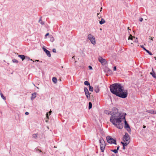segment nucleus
Here are the masks:
<instances>
[{"label":"nucleus","mask_w":156,"mask_h":156,"mask_svg":"<svg viewBox=\"0 0 156 156\" xmlns=\"http://www.w3.org/2000/svg\"><path fill=\"white\" fill-rule=\"evenodd\" d=\"M108 114L111 115L110 119V122L118 129H122L124 125L122 121L123 119H125L126 113L119 112L117 108H113Z\"/></svg>","instance_id":"nucleus-1"},{"label":"nucleus","mask_w":156,"mask_h":156,"mask_svg":"<svg viewBox=\"0 0 156 156\" xmlns=\"http://www.w3.org/2000/svg\"><path fill=\"white\" fill-rule=\"evenodd\" d=\"M123 87L121 85L117 83H114L110 85V89L111 92L113 94L117 96L120 90H122Z\"/></svg>","instance_id":"nucleus-2"},{"label":"nucleus","mask_w":156,"mask_h":156,"mask_svg":"<svg viewBox=\"0 0 156 156\" xmlns=\"http://www.w3.org/2000/svg\"><path fill=\"white\" fill-rule=\"evenodd\" d=\"M119 92H119V93L117 95V96L123 98H125L127 97L128 95V91L127 90H123V87L122 88V90H120Z\"/></svg>","instance_id":"nucleus-3"},{"label":"nucleus","mask_w":156,"mask_h":156,"mask_svg":"<svg viewBox=\"0 0 156 156\" xmlns=\"http://www.w3.org/2000/svg\"><path fill=\"white\" fill-rule=\"evenodd\" d=\"M106 140L110 144H116V141L110 136H107L106 137Z\"/></svg>","instance_id":"nucleus-4"},{"label":"nucleus","mask_w":156,"mask_h":156,"mask_svg":"<svg viewBox=\"0 0 156 156\" xmlns=\"http://www.w3.org/2000/svg\"><path fill=\"white\" fill-rule=\"evenodd\" d=\"M100 143V149L102 152H103L105 147V143L102 139H100L99 140Z\"/></svg>","instance_id":"nucleus-5"},{"label":"nucleus","mask_w":156,"mask_h":156,"mask_svg":"<svg viewBox=\"0 0 156 156\" xmlns=\"http://www.w3.org/2000/svg\"><path fill=\"white\" fill-rule=\"evenodd\" d=\"M122 140L124 142H130V136L127 133H125V135L123 137Z\"/></svg>","instance_id":"nucleus-6"},{"label":"nucleus","mask_w":156,"mask_h":156,"mask_svg":"<svg viewBox=\"0 0 156 156\" xmlns=\"http://www.w3.org/2000/svg\"><path fill=\"white\" fill-rule=\"evenodd\" d=\"M88 38L90 41L91 43L94 45L96 44L95 39L94 37L91 34H89L88 35Z\"/></svg>","instance_id":"nucleus-7"},{"label":"nucleus","mask_w":156,"mask_h":156,"mask_svg":"<svg viewBox=\"0 0 156 156\" xmlns=\"http://www.w3.org/2000/svg\"><path fill=\"white\" fill-rule=\"evenodd\" d=\"M124 121V127L126 129L127 131L129 133H130L131 131V129L130 127V126L128 124L127 122L126 121V120L125 119H125H123Z\"/></svg>","instance_id":"nucleus-8"},{"label":"nucleus","mask_w":156,"mask_h":156,"mask_svg":"<svg viewBox=\"0 0 156 156\" xmlns=\"http://www.w3.org/2000/svg\"><path fill=\"white\" fill-rule=\"evenodd\" d=\"M84 90L87 98L88 99L90 97V93H89V91L87 87H84Z\"/></svg>","instance_id":"nucleus-9"},{"label":"nucleus","mask_w":156,"mask_h":156,"mask_svg":"<svg viewBox=\"0 0 156 156\" xmlns=\"http://www.w3.org/2000/svg\"><path fill=\"white\" fill-rule=\"evenodd\" d=\"M43 50L45 52L46 55L48 57H51V54L50 53V52L49 51H48V50H47V49H46L44 48H43Z\"/></svg>","instance_id":"nucleus-10"},{"label":"nucleus","mask_w":156,"mask_h":156,"mask_svg":"<svg viewBox=\"0 0 156 156\" xmlns=\"http://www.w3.org/2000/svg\"><path fill=\"white\" fill-rule=\"evenodd\" d=\"M152 72L150 73V74L152 75V76L154 78L156 79V74L153 70V69L152 68Z\"/></svg>","instance_id":"nucleus-11"},{"label":"nucleus","mask_w":156,"mask_h":156,"mask_svg":"<svg viewBox=\"0 0 156 156\" xmlns=\"http://www.w3.org/2000/svg\"><path fill=\"white\" fill-rule=\"evenodd\" d=\"M94 91L97 93H98L100 90L98 86H96L94 87Z\"/></svg>","instance_id":"nucleus-12"},{"label":"nucleus","mask_w":156,"mask_h":156,"mask_svg":"<svg viewBox=\"0 0 156 156\" xmlns=\"http://www.w3.org/2000/svg\"><path fill=\"white\" fill-rule=\"evenodd\" d=\"M99 61L102 63H104L105 62L106 60L105 59L102 58L101 57H100L99 58Z\"/></svg>","instance_id":"nucleus-13"},{"label":"nucleus","mask_w":156,"mask_h":156,"mask_svg":"<svg viewBox=\"0 0 156 156\" xmlns=\"http://www.w3.org/2000/svg\"><path fill=\"white\" fill-rule=\"evenodd\" d=\"M37 93L36 92H34L32 94V96L31 97V99L33 100H34L36 97Z\"/></svg>","instance_id":"nucleus-14"},{"label":"nucleus","mask_w":156,"mask_h":156,"mask_svg":"<svg viewBox=\"0 0 156 156\" xmlns=\"http://www.w3.org/2000/svg\"><path fill=\"white\" fill-rule=\"evenodd\" d=\"M18 56L21 58L22 61H23L25 59L26 56L23 55H19Z\"/></svg>","instance_id":"nucleus-15"},{"label":"nucleus","mask_w":156,"mask_h":156,"mask_svg":"<svg viewBox=\"0 0 156 156\" xmlns=\"http://www.w3.org/2000/svg\"><path fill=\"white\" fill-rule=\"evenodd\" d=\"M52 80L53 82L54 83H57V78L55 77H53L52 79Z\"/></svg>","instance_id":"nucleus-16"},{"label":"nucleus","mask_w":156,"mask_h":156,"mask_svg":"<svg viewBox=\"0 0 156 156\" xmlns=\"http://www.w3.org/2000/svg\"><path fill=\"white\" fill-rule=\"evenodd\" d=\"M125 143H124L122 142H121V143L122 144L123 146H126L129 143V142H125Z\"/></svg>","instance_id":"nucleus-17"},{"label":"nucleus","mask_w":156,"mask_h":156,"mask_svg":"<svg viewBox=\"0 0 156 156\" xmlns=\"http://www.w3.org/2000/svg\"><path fill=\"white\" fill-rule=\"evenodd\" d=\"M39 23H41V25H44V22L42 20L41 17L39 21Z\"/></svg>","instance_id":"nucleus-18"},{"label":"nucleus","mask_w":156,"mask_h":156,"mask_svg":"<svg viewBox=\"0 0 156 156\" xmlns=\"http://www.w3.org/2000/svg\"><path fill=\"white\" fill-rule=\"evenodd\" d=\"M105 23V21L103 19H101V21H100L99 22L100 24L101 25L103 24V23Z\"/></svg>","instance_id":"nucleus-19"},{"label":"nucleus","mask_w":156,"mask_h":156,"mask_svg":"<svg viewBox=\"0 0 156 156\" xmlns=\"http://www.w3.org/2000/svg\"><path fill=\"white\" fill-rule=\"evenodd\" d=\"M89 90L90 91H93L94 90V88H93V87H92V86H91L90 85H89Z\"/></svg>","instance_id":"nucleus-20"},{"label":"nucleus","mask_w":156,"mask_h":156,"mask_svg":"<svg viewBox=\"0 0 156 156\" xmlns=\"http://www.w3.org/2000/svg\"><path fill=\"white\" fill-rule=\"evenodd\" d=\"M144 50L146 51L150 55H152V53L150 52L148 50L146 49V48H144Z\"/></svg>","instance_id":"nucleus-21"},{"label":"nucleus","mask_w":156,"mask_h":156,"mask_svg":"<svg viewBox=\"0 0 156 156\" xmlns=\"http://www.w3.org/2000/svg\"><path fill=\"white\" fill-rule=\"evenodd\" d=\"M133 38H135V37H133V36H132V35H131L130 34L129 36L128 37V39L129 40H133Z\"/></svg>","instance_id":"nucleus-22"},{"label":"nucleus","mask_w":156,"mask_h":156,"mask_svg":"<svg viewBox=\"0 0 156 156\" xmlns=\"http://www.w3.org/2000/svg\"><path fill=\"white\" fill-rule=\"evenodd\" d=\"M84 84L86 85H90V84L87 81H85L84 82Z\"/></svg>","instance_id":"nucleus-23"},{"label":"nucleus","mask_w":156,"mask_h":156,"mask_svg":"<svg viewBox=\"0 0 156 156\" xmlns=\"http://www.w3.org/2000/svg\"><path fill=\"white\" fill-rule=\"evenodd\" d=\"M92 104L91 102H89V107L88 108L89 109H90L92 108Z\"/></svg>","instance_id":"nucleus-24"},{"label":"nucleus","mask_w":156,"mask_h":156,"mask_svg":"<svg viewBox=\"0 0 156 156\" xmlns=\"http://www.w3.org/2000/svg\"><path fill=\"white\" fill-rule=\"evenodd\" d=\"M0 95H1V96L2 97V98L4 100H5L6 99V98H5L4 97V96H3V94L2 93H0Z\"/></svg>","instance_id":"nucleus-25"},{"label":"nucleus","mask_w":156,"mask_h":156,"mask_svg":"<svg viewBox=\"0 0 156 156\" xmlns=\"http://www.w3.org/2000/svg\"><path fill=\"white\" fill-rule=\"evenodd\" d=\"M150 113L152 114H156V111H150Z\"/></svg>","instance_id":"nucleus-26"},{"label":"nucleus","mask_w":156,"mask_h":156,"mask_svg":"<svg viewBox=\"0 0 156 156\" xmlns=\"http://www.w3.org/2000/svg\"><path fill=\"white\" fill-rule=\"evenodd\" d=\"M33 137L34 138H37V134H34L33 135Z\"/></svg>","instance_id":"nucleus-27"},{"label":"nucleus","mask_w":156,"mask_h":156,"mask_svg":"<svg viewBox=\"0 0 156 156\" xmlns=\"http://www.w3.org/2000/svg\"><path fill=\"white\" fill-rule=\"evenodd\" d=\"M12 62L14 63H18V61L16 59H13L12 60Z\"/></svg>","instance_id":"nucleus-28"},{"label":"nucleus","mask_w":156,"mask_h":156,"mask_svg":"<svg viewBox=\"0 0 156 156\" xmlns=\"http://www.w3.org/2000/svg\"><path fill=\"white\" fill-rule=\"evenodd\" d=\"M111 151H112L114 152V153H116L118 152V151L116 150V149H114L113 150H111Z\"/></svg>","instance_id":"nucleus-29"},{"label":"nucleus","mask_w":156,"mask_h":156,"mask_svg":"<svg viewBox=\"0 0 156 156\" xmlns=\"http://www.w3.org/2000/svg\"><path fill=\"white\" fill-rule=\"evenodd\" d=\"M25 59H27V61H29L30 60V58L29 57L26 56Z\"/></svg>","instance_id":"nucleus-30"},{"label":"nucleus","mask_w":156,"mask_h":156,"mask_svg":"<svg viewBox=\"0 0 156 156\" xmlns=\"http://www.w3.org/2000/svg\"><path fill=\"white\" fill-rule=\"evenodd\" d=\"M99 13H97V16L98 18L99 19H100L101 17V15H99Z\"/></svg>","instance_id":"nucleus-31"},{"label":"nucleus","mask_w":156,"mask_h":156,"mask_svg":"<svg viewBox=\"0 0 156 156\" xmlns=\"http://www.w3.org/2000/svg\"><path fill=\"white\" fill-rule=\"evenodd\" d=\"M54 39L53 37H51V38L50 39V41L51 42H53L54 41Z\"/></svg>","instance_id":"nucleus-32"},{"label":"nucleus","mask_w":156,"mask_h":156,"mask_svg":"<svg viewBox=\"0 0 156 156\" xmlns=\"http://www.w3.org/2000/svg\"><path fill=\"white\" fill-rule=\"evenodd\" d=\"M52 51L53 52L56 53V50L55 49V48L53 49Z\"/></svg>","instance_id":"nucleus-33"},{"label":"nucleus","mask_w":156,"mask_h":156,"mask_svg":"<svg viewBox=\"0 0 156 156\" xmlns=\"http://www.w3.org/2000/svg\"><path fill=\"white\" fill-rule=\"evenodd\" d=\"M35 150H36V151H38V150H39V152H42V151L41 150H39V149H38V148H36L35 149Z\"/></svg>","instance_id":"nucleus-34"},{"label":"nucleus","mask_w":156,"mask_h":156,"mask_svg":"<svg viewBox=\"0 0 156 156\" xmlns=\"http://www.w3.org/2000/svg\"><path fill=\"white\" fill-rule=\"evenodd\" d=\"M134 41L135 42H138V40H137V38H136V39L134 40Z\"/></svg>","instance_id":"nucleus-35"},{"label":"nucleus","mask_w":156,"mask_h":156,"mask_svg":"<svg viewBox=\"0 0 156 156\" xmlns=\"http://www.w3.org/2000/svg\"><path fill=\"white\" fill-rule=\"evenodd\" d=\"M49 35V33H47L46 35H45V38H46V37L47 36H48Z\"/></svg>","instance_id":"nucleus-36"},{"label":"nucleus","mask_w":156,"mask_h":156,"mask_svg":"<svg viewBox=\"0 0 156 156\" xmlns=\"http://www.w3.org/2000/svg\"><path fill=\"white\" fill-rule=\"evenodd\" d=\"M88 68H89V69H92V67L90 66H88Z\"/></svg>","instance_id":"nucleus-37"},{"label":"nucleus","mask_w":156,"mask_h":156,"mask_svg":"<svg viewBox=\"0 0 156 156\" xmlns=\"http://www.w3.org/2000/svg\"><path fill=\"white\" fill-rule=\"evenodd\" d=\"M143 20V19L142 18H140L139 19V20L140 22L142 21Z\"/></svg>","instance_id":"nucleus-38"},{"label":"nucleus","mask_w":156,"mask_h":156,"mask_svg":"<svg viewBox=\"0 0 156 156\" xmlns=\"http://www.w3.org/2000/svg\"><path fill=\"white\" fill-rule=\"evenodd\" d=\"M116 69V66H114L113 68V70L115 71Z\"/></svg>","instance_id":"nucleus-39"},{"label":"nucleus","mask_w":156,"mask_h":156,"mask_svg":"<svg viewBox=\"0 0 156 156\" xmlns=\"http://www.w3.org/2000/svg\"><path fill=\"white\" fill-rule=\"evenodd\" d=\"M140 47L142 48L144 50V48H145L144 46L143 45H140Z\"/></svg>","instance_id":"nucleus-40"},{"label":"nucleus","mask_w":156,"mask_h":156,"mask_svg":"<svg viewBox=\"0 0 156 156\" xmlns=\"http://www.w3.org/2000/svg\"><path fill=\"white\" fill-rule=\"evenodd\" d=\"M46 115H47V119H49V117H48V113H47Z\"/></svg>","instance_id":"nucleus-41"},{"label":"nucleus","mask_w":156,"mask_h":156,"mask_svg":"<svg viewBox=\"0 0 156 156\" xmlns=\"http://www.w3.org/2000/svg\"><path fill=\"white\" fill-rule=\"evenodd\" d=\"M25 114L26 115H28L29 114V113L28 112H26L25 113Z\"/></svg>","instance_id":"nucleus-42"},{"label":"nucleus","mask_w":156,"mask_h":156,"mask_svg":"<svg viewBox=\"0 0 156 156\" xmlns=\"http://www.w3.org/2000/svg\"><path fill=\"white\" fill-rule=\"evenodd\" d=\"M119 146H118V147H117V148L116 150H117V151L119 150Z\"/></svg>","instance_id":"nucleus-43"},{"label":"nucleus","mask_w":156,"mask_h":156,"mask_svg":"<svg viewBox=\"0 0 156 156\" xmlns=\"http://www.w3.org/2000/svg\"><path fill=\"white\" fill-rule=\"evenodd\" d=\"M123 150H125V146H123Z\"/></svg>","instance_id":"nucleus-44"},{"label":"nucleus","mask_w":156,"mask_h":156,"mask_svg":"<svg viewBox=\"0 0 156 156\" xmlns=\"http://www.w3.org/2000/svg\"><path fill=\"white\" fill-rule=\"evenodd\" d=\"M146 126H144V125L143 126V128H146Z\"/></svg>","instance_id":"nucleus-45"},{"label":"nucleus","mask_w":156,"mask_h":156,"mask_svg":"<svg viewBox=\"0 0 156 156\" xmlns=\"http://www.w3.org/2000/svg\"><path fill=\"white\" fill-rule=\"evenodd\" d=\"M51 110L49 112V113L50 114H51Z\"/></svg>","instance_id":"nucleus-46"},{"label":"nucleus","mask_w":156,"mask_h":156,"mask_svg":"<svg viewBox=\"0 0 156 156\" xmlns=\"http://www.w3.org/2000/svg\"><path fill=\"white\" fill-rule=\"evenodd\" d=\"M102 9V7H101V9H100V12H101V11Z\"/></svg>","instance_id":"nucleus-47"},{"label":"nucleus","mask_w":156,"mask_h":156,"mask_svg":"<svg viewBox=\"0 0 156 156\" xmlns=\"http://www.w3.org/2000/svg\"><path fill=\"white\" fill-rule=\"evenodd\" d=\"M35 62L37 61V62H39V60H35Z\"/></svg>","instance_id":"nucleus-48"},{"label":"nucleus","mask_w":156,"mask_h":156,"mask_svg":"<svg viewBox=\"0 0 156 156\" xmlns=\"http://www.w3.org/2000/svg\"><path fill=\"white\" fill-rule=\"evenodd\" d=\"M151 40L152 41L153 40V38H151Z\"/></svg>","instance_id":"nucleus-49"},{"label":"nucleus","mask_w":156,"mask_h":156,"mask_svg":"<svg viewBox=\"0 0 156 156\" xmlns=\"http://www.w3.org/2000/svg\"><path fill=\"white\" fill-rule=\"evenodd\" d=\"M46 122H48V121H47V120H46Z\"/></svg>","instance_id":"nucleus-50"},{"label":"nucleus","mask_w":156,"mask_h":156,"mask_svg":"<svg viewBox=\"0 0 156 156\" xmlns=\"http://www.w3.org/2000/svg\"><path fill=\"white\" fill-rule=\"evenodd\" d=\"M154 58H155V59L156 60V57H154Z\"/></svg>","instance_id":"nucleus-51"},{"label":"nucleus","mask_w":156,"mask_h":156,"mask_svg":"<svg viewBox=\"0 0 156 156\" xmlns=\"http://www.w3.org/2000/svg\"><path fill=\"white\" fill-rule=\"evenodd\" d=\"M112 156H115L114 155H112Z\"/></svg>","instance_id":"nucleus-52"},{"label":"nucleus","mask_w":156,"mask_h":156,"mask_svg":"<svg viewBox=\"0 0 156 156\" xmlns=\"http://www.w3.org/2000/svg\"><path fill=\"white\" fill-rule=\"evenodd\" d=\"M34 84V86H35V85L34 84Z\"/></svg>","instance_id":"nucleus-53"},{"label":"nucleus","mask_w":156,"mask_h":156,"mask_svg":"<svg viewBox=\"0 0 156 156\" xmlns=\"http://www.w3.org/2000/svg\"><path fill=\"white\" fill-rule=\"evenodd\" d=\"M37 87V89H39V88H38V87Z\"/></svg>","instance_id":"nucleus-54"},{"label":"nucleus","mask_w":156,"mask_h":156,"mask_svg":"<svg viewBox=\"0 0 156 156\" xmlns=\"http://www.w3.org/2000/svg\"><path fill=\"white\" fill-rule=\"evenodd\" d=\"M74 56H73V57H72V58H74Z\"/></svg>","instance_id":"nucleus-55"},{"label":"nucleus","mask_w":156,"mask_h":156,"mask_svg":"<svg viewBox=\"0 0 156 156\" xmlns=\"http://www.w3.org/2000/svg\"><path fill=\"white\" fill-rule=\"evenodd\" d=\"M128 30H129V27H128Z\"/></svg>","instance_id":"nucleus-56"},{"label":"nucleus","mask_w":156,"mask_h":156,"mask_svg":"<svg viewBox=\"0 0 156 156\" xmlns=\"http://www.w3.org/2000/svg\"><path fill=\"white\" fill-rule=\"evenodd\" d=\"M30 60H31V61H32V59H30Z\"/></svg>","instance_id":"nucleus-57"}]
</instances>
